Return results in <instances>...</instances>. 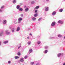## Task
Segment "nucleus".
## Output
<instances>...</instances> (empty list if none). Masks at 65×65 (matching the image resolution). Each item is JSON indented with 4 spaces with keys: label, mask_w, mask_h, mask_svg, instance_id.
<instances>
[{
    "label": "nucleus",
    "mask_w": 65,
    "mask_h": 65,
    "mask_svg": "<svg viewBox=\"0 0 65 65\" xmlns=\"http://www.w3.org/2000/svg\"><path fill=\"white\" fill-rule=\"evenodd\" d=\"M56 25V22H52L51 24L52 27H54Z\"/></svg>",
    "instance_id": "nucleus-1"
},
{
    "label": "nucleus",
    "mask_w": 65,
    "mask_h": 65,
    "mask_svg": "<svg viewBox=\"0 0 65 65\" xmlns=\"http://www.w3.org/2000/svg\"><path fill=\"white\" fill-rule=\"evenodd\" d=\"M45 10L46 11H47L49 10V7H45Z\"/></svg>",
    "instance_id": "nucleus-2"
},
{
    "label": "nucleus",
    "mask_w": 65,
    "mask_h": 65,
    "mask_svg": "<svg viewBox=\"0 0 65 65\" xmlns=\"http://www.w3.org/2000/svg\"><path fill=\"white\" fill-rule=\"evenodd\" d=\"M32 52H33V50H32V49H30L29 50L28 53L29 54H30V53H31Z\"/></svg>",
    "instance_id": "nucleus-3"
},
{
    "label": "nucleus",
    "mask_w": 65,
    "mask_h": 65,
    "mask_svg": "<svg viewBox=\"0 0 65 65\" xmlns=\"http://www.w3.org/2000/svg\"><path fill=\"white\" fill-rule=\"evenodd\" d=\"M11 30L12 33H14L15 31V28H12L11 29Z\"/></svg>",
    "instance_id": "nucleus-4"
},
{
    "label": "nucleus",
    "mask_w": 65,
    "mask_h": 65,
    "mask_svg": "<svg viewBox=\"0 0 65 65\" xmlns=\"http://www.w3.org/2000/svg\"><path fill=\"white\" fill-rule=\"evenodd\" d=\"M56 14V12L55 11H53L52 13V15H55Z\"/></svg>",
    "instance_id": "nucleus-5"
},
{
    "label": "nucleus",
    "mask_w": 65,
    "mask_h": 65,
    "mask_svg": "<svg viewBox=\"0 0 65 65\" xmlns=\"http://www.w3.org/2000/svg\"><path fill=\"white\" fill-rule=\"evenodd\" d=\"M20 61L21 62H24V58H21Z\"/></svg>",
    "instance_id": "nucleus-6"
},
{
    "label": "nucleus",
    "mask_w": 65,
    "mask_h": 65,
    "mask_svg": "<svg viewBox=\"0 0 65 65\" xmlns=\"http://www.w3.org/2000/svg\"><path fill=\"white\" fill-rule=\"evenodd\" d=\"M4 8V6H2L1 7V9H0V12H2L3 11V8Z\"/></svg>",
    "instance_id": "nucleus-7"
},
{
    "label": "nucleus",
    "mask_w": 65,
    "mask_h": 65,
    "mask_svg": "<svg viewBox=\"0 0 65 65\" xmlns=\"http://www.w3.org/2000/svg\"><path fill=\"white\" fill-rule=\"evenodd\" d=\"M29 11V8L28 7H26L25 9V12H27Z\"/></svg>",
    "instance_id": "nucleus-8"
},
{
    "label": "nucleus",
    "mask_w": 65,
    "mask_h": 65,
    "mask_svg": "<svg viewBox=\"0 0 65 65\" xmlns=\"http://www.w3.org/2000/svg\"><path fill=\"white\" fill-rule=\"evenodd\" d=\"M6 20H4L3 22L4 24H5L6 23Z\"/></svg>",
    "instance_id": "nucleus-9"
},
{
    "label": "nucleus",
    "mask_w": 65,
    "mask_h": 65,
    "mask_svg": "<svg viewBox=\"0 0 65 65\" xmlns=\"http://www.w3.org/2000/svg\"><path fill=\"white\" fill-rule=\"evenodd\" d=\"M18 21H22V20H23V18H22V17L19 18H18Z\"/></svg>",
    "instance_id": "nucleus-10"
},
{
    "label": "nucleus",
    "mask_w": 65,
    "mask_h": 65,
    "mask_svg": "<svg viewBox=\"0 0 65 65\" xmlns=\"http://www.w3.org/2000/svg\"><path fill=\"white\" fill-rule=\"evenodd\" d=\"M20 30V27H18L17 28V29L16 30V31H19Z\"/></svg>",
    "instance_id": "nucleus-11"
},
{
    "label": "nucleus",
    "mask_w": 65,
    "mask_h": 65,
    "mask_svg": "<svg viewBox=\"0 0 65 65\" xmlns=\"http://www.w3.org/2000/svg\"><path fill=\"white\" fill-rule=\"evenodd\" d=\"M58 23L59 24H63V22L61 20H59L58 21Z\"/></svg>",
    "instance_id": "nucleus-12"
},
{
    "label": "nucleus",
    "mask_w": 65,
    "mask_h": 65,
    "mask_svg": "<svg viewBox=\"0 0 65 65\" xmlns=\"http://www.w3.org/2000/svg\"><path fill=\"white\" fill-rule=\"evenodd\" d=\"M3 31H0V36H1L2 35V34H3Z\"/></svg>",
    "instance_id": "nucleus-13"
},
{
    "label": "nucleus",
    "mask_w": 65,
    "mask_h": 65,
    "mask_svg": "<svg viewBox=\"0 0 65 65\" xmlns=\"http://www.w3.org/2000/svg\"><path fill=\"white\" fill-rule=\"evenodd\" d=\"M6 34L7 35L8 34V30H6L5 31Z\"/></svg>",
    "instance_id": "nucleus-14"
},
{
    "label": "nucleus",
    "mask_w": 65,
    "mask_h": 65,
    "mask_svg": "<svg viewBox=\"0 0 65 65\" xmlns=\"http://www.w3.org/2000/svg\"><path fill=\"white\" fill-rule=\"evenodd\" d=\"M63 9H60L59 10V12H62L63 11Z\"/></svg>",
    "instance_id": "nucleus-15"
},
{
    "label": "nucleus",
    "mask_w": 65,
    "mask_h": 65,
    "mask_svg": "<svg viewBox=\"0 0 65 65\" xmlns=\"http://www.w3.org/2000/svg\"><path fill=\"white\" fill-rule=\"evenodd\" d=\"M61 54L60 53H59L57 54L58 57H60L61 56Z\"/></svg>",
    "instance_id": "nucleus-16"
},
{
    "label": "nucleus",
    "mask_w": 65,
    "mask_h": 65,
    "mask_svg": "<svg viewBox=\"0 0 65 65\" xmlns=\"http://www.w3.org/2000/svg\"><path fill=\"white\" fill-rule=\"evenodd\" d=\"M23 8H20L19 9V11H23Z\"/></svg>",
    "instance_id": "nucleus-17"
},
{
    "label": "nucleus",
    "mask_w": 65,
    "mask_h": 65,
    "mask_svg": "<svg viewBox=\"0 0 65 65\" xmlns=\"http://www.w3.org/2000/svg\"><path fill=\"white\" fill-rule=\"evenodd\" d=\"M16 2H17V1L16 0H14L13 1V3L14 4H15V3H16Z\"/></svg>",
    "instance_id": "nucleus-18"
},
{
    "label": "nucleus",
    "mask_w": 65,
    "mask_h": 65,
    "mask_svg": "<svg viewBox=\"0 0 65 65\" xmlns=\"http://www.w3.org/2000/svg\"><path fill=\"white\" fill-rule=\"evenodd\" d=\"M32 21H35V20H36V18L35 17H33L32 18Z\"/></svg>",
    "instance_id": "nucleus-19"
},
{
    "label": "nucleus",
    "mask_w": 65,
    "mask_h": 65,
    "mask_svg": "<svg viewBox=\"0 0 65 65\" xmlns=\"http://www.w3.org/2000/svg\"><path fill=\"white\" fill-rule=\"evenodd\" d=\"M8 42V41H6L4 42H3V43L4 44H6V43H7Z\"/></svg>",
    "instance_id": "nucleus-20"
},
{
    "label": "nucleus",
    "mask_w": 65,
    "mask_h": 65,
    "mask_svg": "<svg viewBox=\"0 0 65 65\" xmlns=\"http://www.w3.org/2000/svg\"><path fill=\"white\" fill-rule=\"evenodd\" d=\"M62 37V35H61L59 34L58 35V37H59V38H61V37Z\"/></svg>",
    "instance_id": "nucleus-21"
},
{
    "label": "nucleus",
    "mask_w": 65,
    "mask_h": 65,
    "mask_svg": "<svg viewBox=\"0 0 65 65\" xmlns=\"http://www.w3.org/2000/svg\"><path fill=\"white\" fill-rule=\"evenodd\" d=\"M39 8V6H37L36 7L35 9H38Z\"/></svg>",
    "instance_id": "nucleus-22"
},
{
    "label": "nucleus",
    "mask_w": 65,
    "mask_h": 65,
    "mask_svg": "<svg viewBox=\"0 0 65 65\" xmlns=\"http://www.w3.org/2000/svg\"><path fill=\"white\" fill-rule=\"evenodd\" d=\"M48 52V51H47V50H45L44 51V53L45 54H46V53H47Z\"/></svg>",
    "instance_id": "nucleus-23"
},
{
    "label": "nucleus",
    "mask_w": 65,
    "mask_h": 65,
    "mask_svg": "<svg viewBox=\"0 0 65 65\" xmlns=\"http://www.w3.org/2000/svg\"><path fill=\"white\" fill-rule=\"evenodd\" d=\"M14 58H15V59H19V56H15Z\"/></svg>",
    "instance_id": "nucleus-24"
},
{
    "label": "nucleus",
    "mask_w": 65,
    "mask_h": 65,
    "mask_svg": "<svg viewBox=\"0 0 65 65\" xmlns=\"http://www.w3.org/2000/svg\"><path fill=\"white\" fill-rule=\"evenodd\" d=\"M20 6L19 5H17V9H19V8H20Z\"/></svg>",
    "instance_id": "nucleus-25"
},
{
    "label": "nucleus",
    "mask_w": 65,
    "mask_h": 65,
    "mask_svg": "<svg viewBox=\"0 0 65 65\" xmlns=\"http://www.w3.org/2000/svg\"><path fill=\"white\" fill-rule=\"evenodd\" d=\"M50 39H53H53H55V37H50Z\"/></svg>",
    "instance_id": "nucleus-26"
},
{
    "label": "nucleus",
    "mask_w": 65,
    "mask_h": 65,
    "mask_svg": "<svg viewBox=\"0 0 65 65\" xmlns=\"http://www.w3.org/2000/svg\"><path fill=\"white\" fill-rule=\"evenodd\" d=\"M28 58V56L26 55L25 56L24 59H27V58Z\"/></svg>",
    "instance_id": "nucleus-27"
},
{
    "label": "nucleus",
    "mask_w": 65,
    "mask_h": 65,
    "mask_svg": "<svg viewBox=\"0 0 65 65\" xmlns=\"http://www.w3.org/2000/svg\"><path fill=\"white\" fill-rule=\"evenodd\" d=\"M21 47V43L20 44V46H19V47H18V49H19V48H20Z\"/></svg>",
    "instance_id": "nucleus-28"
},
{
    "label": "nucleus",
    "mask_w": 65,
    "mask_h": 65,
    "mask_svg": "<svg viewBox=\"0 0 65 65\" xmlns=\"http://www.w3.org/2000/svg\"><path fill=\"white\" fill-rule=\"evenodd\" d=\"M34 64V62H30V64L31 65H33Z\"/></svg>",
    "instance_id": "nucleus-29"
},
{
    "label": "nucleus",
    "mask_w": 65,
    "mask_h": 65,
    "mask_svg": "<svg viewBox=\"0 0 65 65\" xmlns=\"http://www.w3.org/2000/svg\"><path fill=\"white\" fill-rule=\"evenodd\" d=\"M28 45H30V44H31V42L30 41L28 42Z\"/></svg>",
    "instance_id": "nucleus-30"
},
{
    "label": "nucleus",
    "mask_w": 65,
    "mask_h": 65,
    "mask_svg": "<svg viewBox=\"0 0 65 65\" xmlns=\"http://www.w3.org/2000/svg\"><path fill=\"white\" fill-rule=\"evenodd\" d=\"M40 43H41V42H40V41H38L37 42V43L38 44H40Z\"/></svg>",
    "instance_id": "nucleus-31"
},
{
    "label": "nucleus",
    "mask_w": 65,
    "mask_h": 65,
    "mask_svg": "<svg viewBox=\"0 0 65 65\" xmlns=\"http://www.w3.org/2000/svg\"><path fill=\"white\" fill-rule=\"evenodd\" d=\"M37 16V14H35L34 15V16L35 17H36Z\"/></svg>",
    "instance_id": "nucleus-32"
},
{
    "label": "nucleus",
    "mask_w": 65,
    "mask_h": 65,
    "mask_svg": "<svg viewBox=\"0 0 65 65\" xmlns=\"http://www.w3.org/2000/svg\"><path fill=\"white\" fill-rule=\"evenodd\" d=\"M42 19V18H40L38 20V21H40V20H41V19Z\"/></svg>",
    "instance_id": "nucleus-33"
},
{
    "label": "nucleus",
    "mask_w": 65,
    "mask_h": 65,
    "mask_svg": "<svg viewBox=\"0 0 65 65\" xmlns=\"http://www.w3.org/2000/svg\"><path fill=\"white\" fill-rule=\"evenodd\" d=\"M48 47L47 46H45V49H47L48 48Z\"/></svg>",
    "instance_id": "nucleus-34"
},
{
    "label": "nucleus",
    "mask_w": 65,
    "mask_h": 65,
    "mask_svg": "<svg viewBox=\"0 0 65 65\" xmlns=\"http://www.w3.org/2000/svg\"><path fill=\"white\" fill-rule=\"evenodd\" d=\"M41 64L40 63H37V64H36V65H40Z\"/></svg>",
    "instance_id": "nucleus-35"
},
{
    "label": "nucleus",
    "mask_w": 65,
    "mask_h": 65,
    "mask_svg": "<svg viewBox=\"0 0 65 65\" xmlns=\"http://www.w3.org/2000/svg\"><path fill=\"white\" fill-rule=\"evenodd\" d=\"M35 3V2L34 1H32L31 2V4H34Z\"/></svg>",
    "instance_id": "nucleus-36"
},
{
    "label": "nucleus",
    "mask_w": 65,
    "mask_h": 65,
    "mask_svg": "<svg viewBox=\"0 0 65 65\" xmlns=\"http://www.w3.org/2000/svg\"><path fill=\"white\" fill-rule=\"evenodd\" d=\"M18 23L19 24H20V23H21V21H18Z\"/></svg>",
    "instance_id": "nucleus-37"
},
{
    "label": "nucleus",
    "mask_w": 65,
    "mask_h": 65,
    "mask_svg": "<svg viewBox=\"0 0 65 65\" xmlns=\"http://www.w3.org/2000/svg\"><path fill=\"white\" fill-rule=\"evenodd\" d=\"M38 10H36L35 11V12L36 13L37 12Z\"/></svg>",
    "instance_id": "nucleus-38"
},
{
    "label": "nucleus",
    "mask_w": 65,
    "mask_h": 65,
    "mask_svg": "<svg viewBox=\"0 0 65 65\" xmlns=\"http://www.w3.org/2000/svg\"><path fill=\"white\" fill-rule=\"evenodd\" d=\"M18 55H20L21 54H20V53L19 52H18Z\"/></svg>",
    "instance_id": "nucleus-39"
},
{
    "label": "nucleus",
    "mask_w": 65,
    "mask_h": 65,
    "mask_svg": "<svg viewBox=\"0 0 65 65\" xmlns=\"http://www.w3.org/2000/svg\"><path fill=\"white\" fill-rule=\"evenodd\" d=\"M11 63V61H8V64H10Z\"/></svg>",
    "instance_id": "nucleus-40"
},
{
    "label": "nucleus",
    "mask_w": 65,
    "mask_h": 65,
    "mask_svg": "<svg viewBox=\"0 0 65 65\" xmlns=\"http://www.w3.org/2000/svg\"><path fill=\"white\" fill-rule=\"evenodd\" d=\"M21 17H23V14H21Z\"/></svg>",
    "instance_id": "nucleus-41"
},
{
    "label": "nucleus",
    "mask_w": 65,
    "mask_h": 65,
    "mask_svg": "<svg viewBox=\"0 0 65 65\" xmlns=\"http://www.w3.org/2000/svg\"><path fill=\"white\" fill-rule=\"evenodd\" d=\"M28 30H31V28H28Z\"/></svg>",
    "instance_id": "nucleus-42"
},
{
    "label": "nucleus",
    "mask_w": 65,
    "mask_h": 65,
    "mask_svg": "<svg viewBox=\"0 0 65 65\" xmlns=\"http://www.w3.org/2000/svg\"><path fill=\"white\" fill-rule=\"evenodd\" d=\"M47 2H49V0H46Z\"/></svg>",
    "instance_id": "nucleus-43"
},
{
    "label": "nucleus",
    "mask_w": 65,
    "mask_h": 65,
    "mask_svg": "<svg viewBox=\"0 0 65 65\" xmlns=\"http://www.w3.org/2000/svg\"><path fill=\"white\" fill-rule=\"evenodd\" d=\"M9 28L10 29H11V26H10L9 27Z\"/></svg>",
    "instance_id": "nucleus-44"
},
{
    "label": "nucleus",
    "mask_w": 65,
    "mask_h": 65,
    "mask_svg": "<svg viewBox=\"0 0 65 65\" xmlns=\"http://www.w3.org/2000/svg\"><path fill=\"white\" fill-rule=\"evenodd\" d=\"M29 38H30V37H27V39H29Z\"/></svg>",
    "instance_id": "nucleus-45"
},
{
    "label": "nucleus",
    "mask_w": 65,
    "mask_h": 65,
    "mask_svg": "<svg viewBox=\"0 0 65 65\" xmlns=\"http://www.w3.org/2000/svg\"><path fill=\"white\" fill-rule=\"evenodd\" d=\"M30 35H31V36L32 35V34L31 33H30L29 34Z\"/></svg>",
    "instance_id": "nucleus-46"
},
{
    "label": "nucleus",
    "mask_w": 65,
    "mask_h": 65,
    "mask_svg": "<svg viewBox=\"0 0 65 65\" xmlns=\"http://www.w3.org/2000/svg\"><path fill=\"white\" fill-rule=\"evenodd\" d=\"M14 23L15 24H17V22H15V21H14Z\"/></svg>",
    "instance_id": "nucleus-47"
},
{
    "label": "nucleus",
    "mask_w": 65,
    "mask_h": 65,
    "mask_svg": "<svg viewBox=\"0 0 65 65\" xmlns=\"http://www.w3.org/2000/svg\"><path fill=\"white\" fill-rule=\"evenodd\" d=\"M63 65H65V62L63 63Z\"/></svg>",
    "instance_id": "nucleus-48"
},
{
    "label": "nucleus",
    "mask_w": 65,
    "mask_h": 65,
    "mask_svg": "<svg viewBox=\"0 0 65 65\" xmlns=\"http://www.w3.org/2000/svg\"><path fill=\"white\" fill-rule=\"evenodd\" d=\"M1 42H0V45H1Z\"/></svg>",
    "instance_id": "nucleus-49"
},
{
    "label": "nucleus",
    "mask_w": 65,
    "mask_h": 65,
    "mask_svg": "<svg viewBox=\"0 0 65 65\" xmlns=\"http://www.w3.org/2000/svg\"><path fill=\"white\" fill-rule=\"evenodd\" d=\"M64 39H65V36H64Z\"/></svg>",
    "instance_id": "nucleus-50"
},
{
    "label": "nucleus",
    "mask_w": 65,
    "mask_h": 65,
    "mask_svg": "<svg viewBox=\"0 0 65 65\" xmlns=\"http://www.w3.org/2000/svg\"><path fill=\"white\" fill-rule=\"evenodd\" d=\"M9 34V32H8V34Z\"/></svg>",
    "instance_id": "nucleus-51"
},
{
    "label": "nucleus",
    "mask_w": 65,
    "mask_h": 65,
    "mask_svg": "<svg viewBox=\"0 0 65 65\" xmlns=\"http://www.w3.org/2000/svg\"><path fill=\"white\" fill-rule=\"evenodd\" d=\"M64 1H65V0H64Z\"/></svg>",
    "instance_id": "nucleus-52"
},
{
    "label": "nucleus",
    "mask_w": 65,
    "mask_h": 65,
    "mask_svg": "<svg viewBox=\"0 0 65 65\" xmlns=\"http://www.w3.org/2000/svg\"><path fill=\"white\" fill-rule=\"evenodd\" d=\"M0 21H1V20H0Z\"/></svg>",
    "instance_id": "nucleus-53"
}]
</instances>
